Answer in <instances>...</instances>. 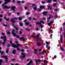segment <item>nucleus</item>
<instances>
[{"mask_svg":"<svg viewBox=\"0 0 65 65\" xmlns=\"http://www.w3.org/2000/svg\"><path fill=\"white\" fill-rule=\"evenodd\" d=\"M9 52V49H7L6 51V53H8Z\"/></svg>","mask_w":65,"mask_h":65,"instance_id":"obj_25","label":"nucleus"},{"mask_svg":"<svg viewBox=\"0 0 65 65\" xmlns=\"http://www.w3.org/2000/svg\"><path fill=\"white\" fill-rule=\"evenodd\" d=\"M14 20H18V18L17 17H15L14 18Z\"/></svg>","mask_w":65,"mask_h":65,"instance_id":"obj_37","label":"nucleus"},{"mask_svg":"<svg viewBox=\"0 0 65 65\" xmlns=\"http://www.w3.org/2000/svg\"><path fill=\"white\" fill-rule=\"evenodd\" d=\"M19 24L20 26L22 27L23 26V24L21 23H20Z\"/></svg>","mask_w":65,"mask_h":65,"instance_id":"obj_21","label":"nucleus"},{"mask_svg":"<svg viewBox=\"0 0 65 65\" xmlns=\"http://www.w3.org/2000/svg\"><path fill=\"white\" fill-rule=\"evenodd\" d=\"M25 25H27V26H28V25H29L30 24V23L28 22H25Z\"/></svg>","mask_w":65,"mask_h":65,"instance_id":"obj_23","label":"nucleus"},{"mask_svg":"<svg viewBox=\"0 0 65 65\" xmlns=\"http://www.w3.org/2000/svg\"><path fill=\"white\" fill-rule=\"evenodd\" d=\"M42 23H43V24H45V23H44V22L43 21H42Z\"/></svg>","mask_w":65,"mask_h":65,"instance_id":"obj_61","label":"nucleus"},{"mask_svg":"<svg viewBox=\"0 0 65 65\" xmlns=\"http://www.w3.org/2000/svg\"><path fill=\"white\" fill-rule=\"evenodd\" d=\"M24 8L25 10H26V9H27V8H28V7H24Z\"/></svg>","mask_w":65,"mask_h":65,"instance_id":"obj_52","label":"nucleus"},{"mask_svg":"<svg viewBox=\"0 0 65 65\" xmlns=\"http://www.w3.org/2000/svg\"><path fill=\"white\" fill-rule=\"evenodd\" d=\"M21 55L22 56V57L20 58V59L21 60H23V58H25V57H26V55H25V54L24 53L22 52L21 53Z\"/></svg>","mask_w":65,"mask_h":65,"instance_id":"obj_5","label":"nucleus"},{"mask_svg":"<svg viewBox=\"0 0 65 65\" xmlns=\"http://www.w3.org/2000/svg\"><path fill=\"white\" fill-rule=\"evenodd\" d=\"M2 45H4L5 44V42H2Z\"/></svg>","mask_w":65,"mask_h":65,"instance_id":"obj_39","label":"nucleus"},{"mask_svg":"<svg viewBox=\"0 0 65 65\" xmlns=\"http://www.w3.org/2000/svg\"><path fill=\"white\" fill-rule=\"evenodd\" d=\"M41 28H43V25H40Z\"/></svg>","mask_w":65,"mask_h":65,"instance_id":"obj_38","label":"nucleus"},{"mask_svg":"<svg viewBox=\"0 0 65 65\" xmlns=\"http://www.w3.org/2000/svg\"><path fill=\"white\" fill-rule=\"evenodd\" d=\"M4 8H6V9H9L10 8L12 9L13 11H15V9L16 8V7L15 6H13L10 7H8L6 5V6H4Z\"/></svg>","mask_w":65,"mask_h":65,"instance_id":"obj_3","label":"nucleus"},{"mask_svg":"<svg viewBox=\"0 0 65 65\" xmlns=\"http://www.w3.org/2000/svg\"><path fill=\"white\" fill-rule=\"evenodd\" d=\"M48 12L47 11H44L42 13L44 15L46 16L47 15V13Z\"/></svg>","mask_w":65,"mask_h":65,"instance_id":"obj_8","label":"nucleus"},{"mask_svg":"<svg viewBox=\"0 0 65 65\" xmlns=\"http://www.w3.org/2000/svg\"><path fill=\"white\" fill-rule=\"evenodd\" d=\"M32 6H35V5L33 4H32Z\"/></svg>","mask_w":65,"mask_h":65,"instance_id":"obj_50","label":"nucleus"},{"mask_svg":"<svg viewBox=\"0 0 65 65\" xmlns=\"http://www.w3.org/2000/svg\"><path fill=\"white\" fill-rule=\"evenodd\" d=\"M47 63V61L46 60H45L44 61V64H45V63Z\"/></svg>","mask_w":65,"mask_h":65,"instance_id":"obj_28","label":"nucleus"},{"mask_svg":"<svg viewBox=\"0 0 65 65\" xmlns=\"http://www.w3.org/2000/svg\"><path fill=\"white\" fill-rule=\"evenodd\" d=\"M42 44H40V43H37V46H39L41 45H42Z\"/></svg>","mask_w":65,"mask_h":65,"instance_id":"obj_22","label":"nucleus"},{"mask_svg":"<svg viewBox=\"0 0 65 65\" xmlns=\"http://www.w3.org/2000/svg\"><path fill=\"white\" fill-rule=\"evenodd\" d=\"M18 19L20 21H22V18L20 17H19L18 18Z\"/></svg>","mask_w":65,"mask_h":65,"instance_id":"obj_27","label":"nucleus"},{"mask_svg":"<svg viewBox=\"0 0 65 65\" xmlns=\"http://www.w3.org/2000/svg\"><path fill=\"white\" fill-rule=\"evenodd\" d=\"M11 46L14 48H17V51H21V49L19 47L20 46H21V45L19 43H17V44H12L11 45Z\"/></svg>","mask_w":65,"mask_h":65,"instance_id":"obj_2","label":"nucleus"},{"mask_svg":"<svg viewBox=\"0 0 65 65\" xmlns=\"http://www.w3.org/2000/svg\"><path fill=\"white\" fill-rule=\"evenodd\" d=\"M25 30L26 31H30V29L27 28H25Z\"/></svg>","mask_w":65,"mask_h":65,"instance_id":"obj_14","label":"nucleus"},{"mask_svg":"<svg viewBox=\"0 0 65 65\" xmlns=\"http://www.w3.org/2000/svg\"><path fill=\"white\" fill-rule=\"evenodd\" d=\"M51 19V17H49L48 18H47V19L48 20H50V19Z\"/></svg>","mask_w":65,"mask_h":65,"instance_id":"obj_31","label":"nucleus"},{"mask_svg":"<svg viewBox=\"0 0 65 65\" xmlns=\"http://www.w3.org/2000/svg\"><path fill=\"white\" fill-rule=\"evenodd\" d=\"M63 38H62V35H61L60 37V42L61 43H63V40H62Z\"/></svg>","mask_w":65,"mask_h":65,"instance_id":"obj_9","label":"nucleus"},{"mask_svg":"<svg viewBox=\"0 0 65 65\" xmlns=\"http://www.w3.org/2000/svg\"><path fill=\"white\" fill-rule=\"evenodd\" d=\"M53 23H54L53 21H50V22L48 24V25L49 26H51L52 25V24H53Z\"/></svg>","mask_w":65,"mask_h":65,"instance_id":"obj_6","label":"nucleus"},{"mask_svg":"<svg viewBox=\"0 0 65 65\" xmlns=\"http://www.w3.org/2000/svg\"><path fill=\"white\" fill-rule=\"evenodd\" d=\"M37 50L36 49H35V53H37Z\"/></svg>","mask_w":65,"mask_h":65,"instance_id":"obj_45","label":"nucleus"},{"mask_svg":"<svg viewBox=\"0 0 65 65\" xmlns=\"http://www.w3.org/2000/svg\"><path fill=\"white\" fill-rule=\"evenodd\" d=\"M31 36H32V37L33 38H36V37L35 36H33L32 35H31Z\"/></svg>","mask_w":65,"mask_h":65,"instance_id":"obj_33","label":"nucleus"},{"mask_svg":"<svg viewBox=\"0 0 65 65\" xmlns=\"http://www.w3.org/2000/svg\"><path fill=\"white\" fill-rule=\"evenodd\" d=\"M6 20L7 21H9V19L8 18H7L6 19Z\"/></svg>","mask_w":65,"mask_h":65,"instance_id":"obj_48","label":"nucleus"},{"mask_svg":"<svg viewBox=\"0 0 65 65\" xmlns=\"http://www.w3.org/2000/svg\"><path fill=\"white\" fill-rule=\"evenodd\" d=\"M7 34L8 35H10V32H7Z\"/></svg>","mask_w":65,"mask_h":65,"instance_id":"obj_44","label":"nucleus"},{"mask_svg":"<svg viewBox=\"0 0 65 65\" xmlns=\"http://www.w3.org/2000/svg\"><path fill=\"white\" fill-rule=\"evenodd\" d=\"M6 36H4L3 37H0V38L2 39H4V38H5V37Z\"/></svg>","mask_w":65,"mask_h":65,"instance_id":"obj_18","label":"nucleus"},{"mask_svg":"<svg viewBox=\"0 0 65 65\" xmlns=\"http://www.w3.org/2000/svg\"><path fill=\"white\" fill-rule=\"evenodd\" d=\"M40 34L39 33L38 34H37L36 36V38H38V37H39L40 36Z\"/></svg>","mask_w":65,"mask_h":65,"instance_id":"obj_12","label":"nucleus"},{"mask_svg":"<svg viewBox=\"0 0 65 65\" xmlns=\"http://www.w3.org/2000/svg\"><path fill=\"white\" fill-rule=\"evenodd\" d=\"M46 52V50L43 51V52L41 53V54H42V55H43V54H44V53H45V52Z\"/></svg>","mask_w":65,"mask_h":65,"instance_id":"obj_20","label":"nucleus"},{"mask_svg":"<svg viewBox=\"0 0 65 65\" xmlns=\"http://www.w3.org/2000/svg\"><path fill=\"white\" fill-rule=\"evenodd\" d=\"M46 47L47 48L48 50H50V48H51V47L50 46L48 47V45H46Z\"/></svg>","mask_w":65,"mask_h":65,"instance_id":"obj_13","label":"nucleus"},{"mask_svg":"<svg viewBox=\"0 0 65 65\" xmlns=\"http://www.w3.org/2000/svg\"><path fill=\"white\" fill-rule=\"evenodd\" d=\"M36 30H37V31H38V30H39V28H36Z\"/></svg>","mask_w":65,"mask_h":65,"instance_id":"obj_53","label":"nucleus"},{"mask_svg":"<svg viewBox=\"0 0 65 65\" xmlns=\"http://www.w3.org/2000/svg\"><path fill=\"white\" fill-rule=\"evenodd\" d=\"M46 44H47V45H48V44H50V43H48L47 41L46 42Z\"/></svg>","mask_w":65,"mask_h":65,"instance_id":"obj_34","label":"nucleus"},{"mask_svg":"<svg viewBox=\"0 0 65 65\" xmlns=\"http://www.w3.org/2000/svg\"><path fill=\"white\" fill-rule=\"evenodd\" d=\"M47 7H48V9L50 8H51V6H50V5L48 6H47Z\"/></svg>","mask_w":65,"mask_h":65,"instance_id":"obj_47","label":"nucleus"},{"mask_svg":"<svg viewBox=\"0 0 65 65\" xmlns=\"http://www.w3.org/2000/svg\"><path fill=\"white\" fill-rule=\"evenodd\" d=\"M21 52H24V49H22L21 50Z\"/></svg>","mask_w":65,"mask_h":65,"instance_id":"obj_49","label":"nucleus"},{"mask_svg":"<svg viewBox=\"0 0 65 65\" xmlns=\"http://www.w3.org/2000/svg\"><path fill=\"white\" fill-rule=\"evenodd\" d=\"M2 58H5V60H6L5 61V62H8V61L7 60L8 59V58H7V56H2Z\"/></svg>","mask_w":65,"mask_h":65,"instance_id":"obj_4","label":"nucleus"},{"mask_svg":"<svg viewBox=\"0 0 65 65\" xmlns=\"http://www.w3.org/2000/svg\"><path fill=\"white\" fill-rule=\"evenodd\" d=\"M19 33L20 34H22V31H19Z\"/></svg>","mask_w":65,"mask_h":65,"instance_id":"obj_54","label":"nucleus"},{"mask_svg":"<svg viewBox=\"0 0 65 65\" xmlns=\"http://www.w3.org/2000/svg\"><path fill=\"white\" fill-rule=\"evenodd\" d=\"M32 20H35V21L36 20V18H32Z\"/></svg>","mask_w":65,"mask_h":65,"instance_id":"obj_43","label":"nucleus"},{"mask_svg":"<svg viewBox=\"0 0 65 65\" xmlns=\"http://www.w3.org/2000/svg\"><path fill=\"white\" fill-rule=\"evenodd\" d=\"M6 38V37H5V38H4V42H6V41H7V39Z\"/></svg>","mask_w":65,"mask_h":65,"instance_id":"obj_16","label":"nucleus"},{"mask_svg":"<svg viewBox=\"0 0 65 65\" xmlns=\"http://www.w3.org/2000/svg\"><path fill=\"white\" fill-rule=\"evenodd\" d=\"M10 44H12V42L11 41H10Z\"/></svg>","mask_w":65,"mask_h":65,"instance_id":"obj_59","label":"nucleus"},{"mask_svg":"<svg viewBox=\"0 0 65 65\" xmlns=\"http://www.w3.org/2000/svg\"><path fill=\"white\" fill-rule=\"evenodd\" d=\"M41 23H42V21H41L39 23V25H41Z\"/></svg>","mask_w":65,"mask_h":65,"instance_id":"obj_41","label":"nucleus"},{"mask_svg":"<svg viewBox=\"0 0 65 65\" xmlns=\"http://www.w3.org/2000/svg\"><path fill=\"white\" fill-rule=\"evenodd\" d=\"M60 49L62 51H64V49H63V48L62 47H60Z\"/></svg>","mask_w":65,"mask_h":65,"instance_id":"obj_46","label":"nucleus"},{"mask_svg":"<svg viewBox=\"0 0 65 65\" xmlns=\"http://www.w3.org/2000/svg\"><path fill=\"white\" fill-rule=\"evenodd\" d=\"M4 1L5 2L4 3V4L5 5H6V4H8V3L7 2V1H6V0H4Z\"/></svg>","mask_w":65,"mask_h":65,"instance_id":"obj_17","label":"nucleus"},{"mask_svg":"<svg viewBox=\"0 0 65 65\" xmlns=\"http://www.w3.org/2000/svg\"><path fill=\"white\" fill-rule=\"evenodd\" d=\"M7 46H8V47H9V46H10V44H8L7 45Z\"/></svg>","mask_w":65,"mask_h":65,"instance_id":"obj_56","label":"nucleus"},{"mask_svg":"<svg viewBox=\"0 0 65 65\" xmlns=\"http://www.w3.org/2000/svg\"><path fill=\"white\" fill-rule=\"evenodd\" d=\"M36 24L37 25H39V22H37L36 23Z\"/></svg>","mask_w":65,"mask_h":65,"instance_id":"obj_35","label":"nucleus"},{"mask_svg":"<svg viewBox=\"0 0 65 65\" xmlns=\"http://www.w3.org/2000/svg\"><path fill=\"white\" fill-rule=\"evenodd\" d=\"M40 8L41 9H44L45 8V7L44 5H40Z\"/></svg>","mask_w":65,"mask_h":65,"instance_id":"obj_11","label":"nucleus"},{"mask_svg":"<svg viewBox=\"0 0 65 65\" xmlns=\"http://www.w3.org/2000/svg\"><path fill=\"white\" fill-rule=\"evenodd\" d=\"M20 2H21V1H17V3L18 4H20Z\"/></svg>","mask_w":65,"mask_h":65,"instance_id":"obj_42","label":"nucleus"},{"mask_svg":"<svg viewBox=\"0 0 65 65\" xmlns=\"http://www.w3.org/2000/svg\"><path fill=\"white\" fill-rule=\"evenodd\" d=\"M55 18H58V15L57 14H56L54 16Z\"/></svg>","mask_w":65,"mask_h":65,"instance_id":"obj_30","label":"nucleus"},{"mask_svg":"<svg viewBox=\"0 0 65 65\" xmlns=\"http://www.w3.org/2000/svg\"><path fill=\"white\" fill-rule=\"evenodd\" d=\"M1 55H3V54L4 53V51H1Z\"/></svg>","mask_w":65,"mask_h":65,"instance_id":"obj_24","label":"nucleus"},{"mask_svg":"<svg viewBox=\"0 0 65 65\" xmlns=\"http://www.w3.org/2000/svg\"><path fill=\"white\" fill-rule=\"evenodd\" d=\"M33 63V61L32 60H31L29 62V64H30V65L31 64V63Z\"/></svg>","mask_w":65,"mask_h":65,"instance_id":"obj_29","label":"nucleus"},{"mask_svg":"<svg viewBox=\"0 0 65 65\" xmlns=\"http://www.w3.org/2000/svg\"><path fill=\"white\" fill-rule=\"evenodd\" d=\"M6 1L8 3H9V2H10V0H6Z\"/></svg>","mask_w":65,"mask_h":65,"instance_id":"obj_36","label":"nucleus"},{"mask_svg":"<svg viewBox=\"0 0 65 65\" xmlns=\"http://www.w3.org/2000/svg\"><path fill=\"white\" fill-rule=\"evenodd\" d=\"M56 4H57L56 3H54L53 4L54 6H56Z\"/></svg>","mask_w":65,"mask_h":65,"instance_id":"obj_40","label":"nucleus"},{"mask_svg":"<svg viewBox=\"0 0 65 65\" xmlns=\"http://www.w3.org/2000/svg\"><path fill=\"white\" fill-rule=\"evenodd\" d=\"M3 35H5V33L3 32L1 33Z\"/></svg>","mask_w":65,"mask_h":65,"instance_id":"obj_51","label":"nucleus"},{"mask_svg":"<svg viewBox=\"0 0 65 65\" xmlns=\"http://www.w3.org/2000/svg\"><path fill=\"white\" fill-rule=\"evenodd\" d=\"M42 10L41 9H39V12H40Z\"/></svg>","mask_w":65,"mask_h":65,"instance_id":"obj_62","label":"nucleus"},{"mask_svg":"<svg viewBox=\"0 0 65 65\" xmlns=\"http://www.w3.org/2000/svg\"><path fill=\"white\" fill-rule=\"evenodd\" d=\"M12 53L13 54H15L16 53V51L15 50H14L12 52Z\"/></svg>","mask_w":65,"mask_h":65,"instance_id":"obj_15","label":"nucleus"},{"mask_svg":"<svg viewBox=\"0 0 65 65\" xmlns=\"http://www.w3.org/2000/svg\"><path fill=\"white\" fill-rule=\"evenodd\" d=\"M42 50V49L41 48V49H40L39 50V52H41Z\"/></svg>","mask_w":65,"mask_h":65,"instance_id":"obj_58","label":"nucleus"},{"mask_svg":"<svg viewBox=\"0 0 65 65\" xmlns=\"http://www.w3.org/2000/svg\"><path fill=\"white\" fill-rule=\"evenodd\" d=\"M65 26V22H64V23H63L62 25V26Z\"/></svg>","mask_w":65,"mask_h":65,"instance_id":"obj_60","label":"nucleus"},{"mask_svg":"<svg viewBox=\"0 0 65 65\" xmlns=\"http://www.w3.org/2000/svg\"><path fill=\"white\" fill-rule=\"evenodd\" d=\"M14 32V29H13L12 30V34H13V36H16L17 38H19L20 40H21L22 39L23 41H25V39L24 38V37H22L20 38V36H18V35H16V33Z\"/></svg>","mask_w":65,"mask_h":65,"instance_id":"obj_1","label":"nucleus"},{"mask_svg":"<svg viewBox=\"0 0 65 65\" xmlns=\"http://www.w3.org/2000/svg\"><path fill=\"white\" fill-rule=\"evenodd\" d=\"M52 0H49V1H47V2L50 3H51V2H52Z\"/></svg>","mask_w":65,"mask_h":65,"instance_id":"obj_32","label":"nucleus"},{"mask_svg":"<svg viewBox=\"0 0 65 65\" xmlns=\"http://www.w3.org/2000/svg\"><path fill=\"white\" fill-rule=\"evenodd\" d=\"M34 9L35 11L37 10V7H34Z\"/></svg>","mask_w":65,"mask_h":65,"instance_id":"obj_26","label":"nucleus"},{"mask_svg":"<svg viewBox=\"0 0 65 65\" xmlns=\"http://www.w3.org/2000/svg\"><path fill=\"white\" fill-rule=\"evenodd\" d=\"M15 60V59H12V61H14V60Z\"/></svg>","mask_w":65,"mask_h":65,"instance_id":"obj_64","label":"nucleus"},{"mask_svg":"<svg viewBox=\"0 0 65 65\" xmlns=\"http://www.w3.org/2000/svg\"><path fill=\"white\" fill-rule=\"evenodd\" d=\"M37 62H38L39 63H40L41 62V60L40 59H37L35 61V62L36 63H37Z\"/></svg>","mask_w":65,"mask_h":65,"instance_id":"obj_10","label":"nucleus"},{"mask_svg":"<svg viewBox=\"0 0 65 65\" xmlns=\"http://www.w3.org/2000/svg\"><path fill=\"white\" fill-rule=\"evenodd\" d=\"M54 58H55V59L57 58V56L55 55L54 56Z\"/></svg>","mask_w":65,"mask_h":65,"instance_id":"obj_57","label":"nucleus"},{"mask_svg":"<svg viewBox=\"0 0 65 65\" xmlns=\"http://www.w3.org/2000/svg\"><path fill=\"white\" fill-rule=\"evenodd\" d=\"M11 21L13 23L12 24V26H13L14 25V23H15L16 22L13 19H11Z\"/></svg>","mask_w":65,"mask_h":65,"instance_id":"obj_7","label":"nucleus"},{"mask_svg":"<svg viewBox=\"0 0 65 65\" xmlns=\"http://www.w3.org/2000/svg\"><path fill=\"white\" fill-rule=\"evenodd\" d=\"M49 31L50 32H51V33H52V32H53V30L51 29L49 30Z\"/></svg>","mask_w":65,"mask_h":65,"instance_id":"obj_55","label":"nucleus"},{"mask_svg":"<svg viewBox=\"0 0 65 65\" xmlns=\"http://www.w3.org/2000/svg\"><path fill=\"white\" fill-rule=\"evenodd\" d=\"M3 62V60H0V65H2V63Z\"/></svg>","mask_w":65,"mask_h":65,"instance_id":"obj_19","label":"nucleus"},{"mask_svg":"<svg viewBox=\"0 0 65 65\" xmlns=\"http://www.w3.org/2000/svg\"><path fill=\"white\" fill-rule=\"evenodd\" d=\"M11 13H9V14H8L10 16V15H11Z\"/></svg>","mask_w":65,"mask_h":65,"instance_id":"obj_63","label":"nucleus"}]
</instances>
